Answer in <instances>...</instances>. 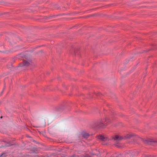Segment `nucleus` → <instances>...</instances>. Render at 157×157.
<instances>
[{
	"label": "nucleus",
	"instance_id": "1",
	"mask_svg": "<svg viewBox=\"0 0 157 157\" xmlns=\"http://www.w3.org/2000/svg\"><path fill=\"white\" fill-rule=\"evenodd\" d=\"M110 122V119L105 118V120L100 119L95 123V125L98 127H103Z\"/></svg>",
	"mask_w": 157,
	"mask_h": 157
},
{
	"label": "nucleus",
	"instance_id": "2",
	"mask_svg": "<svg viewBox=\"0 0 157 157\" xmlns=\"http://www.w3.org/2000/svg\"><path fill=\"white\" fill-rule=\"evenodd\" d=\"M135 136V134L133 133H132L130 135L128 134L124 137L121 136H119L118 135H116L113 137L112 139H113L114 140L119 141L123 139L130 138L131 137Z\"/></svg>",
	"mask_w": 157,
	"mask_h": 157
},
{
	"label": "nucleus",
	"instance_id": "3",
	"mask_svg": "<svg viewBox=\"0 0 157 157\" xmlns=\"http://www.w3.org/2000/svg\"><path fill=\"white\" fill-rule=\"evenodd\" d=\"M29 63L26 61H24L22 63L19 64L18 67H22L25 66H28L29 65Z\"/></svg>",
	"mask_w": 157,
	"mask_h": 157
},
{
	"label": "nucleus",
	"instance_id": "4",
	"mask_svg": "<svg viewBox=\"0 0 157 157\" xmlns=\"http://www.w3.org/2000/svg\"><path fill=\"white\" fill-rule=\"evenodd\" d=\"M81 135L84 138H87L89 136V134L85 132H83L81 133Z\"/></svg>",
	"mask_w": 157,
	"mask_h": 157
},
{
	"label": "nucleus",
	"instance_id": "5",
	"mask_svg": "<svg viewBox=\"0 0 157 157\" xmlns=\"http://www.w3.org/2000/svg\"><path fill=\"white\" fill-rule=\"evenodd\" d=\"M98 138L101 140H107L108 139L107 138H105L104 136H98Z\"/></svg>",
	"mask_w": 157,
	"mask_h": 157
},
{
	"label": "nucleus",
	"instance_id": "6",
	"mask_svg": "<svg viewBox=\"0 0 157 157\" xmlns=\"http://www.w3.org/2000/svg\"><path fill=\"white\" fill-rule=\"evenodd\" d=\"M150 141L151 142H157V141L153 140H151Z\"/></svg>",
	"mask_w": 157,
	"mask_h": 157
},
{
	"label": "nucleus",
	"instance_id": "7",
	"mask_svg": "<svg viewBox=\"0 0 157 157\" xmlns=\"http://www.w3.org/2000/svg\"><path fill=\"white\" fill-rule=\"evenodd\" d=\"M71 157H79L78 155H74L72 156Z\"/></svg>",
	"mask_w": 157,
	"mask_h": 157
},
{
	"label": "nucleus",
	"instance_id": "8",
	"mask_svg": "<svg viewBox=\"0 0 157 157\" xmlns=\"http://www.w3.org/2000/svg\"><path fill=\"white\" fill-rule=\"evenodd\" d=\"M85 157H91L90 156H89V155H86L85 156Z\"/></svg>",
	"mask_w": 157,
	"mask_h": 157
},
{
	"label": "nucleus",
	"instance_id": "9",
	"mask_svg": "<svg viewBox=\"0 0 157 157\" xmlns=\"http://www.w3.org/2000/svg\"><path fill=\"white\" fill-rule=\"evenodd\" d=\"M144 142L145 143H148V140H145L144 141Z\"/></svg>",
	"mask_w": 157,
	"mask_h": 157
},
{
	"label": "nucleus",
	"instance_id": "10",
	"mask_svg": "<svg viewBox=\"0 0 157 157\" xmlns=\"http://www.w3.org/2000/svg\"><path fill=\"white\" fill-rule=\"evenodd\" d=\"M2 118V117H1V118Z\"/></svg>",
	"mask_w": 157,
	"mask_h": 157
}]
</instances>
